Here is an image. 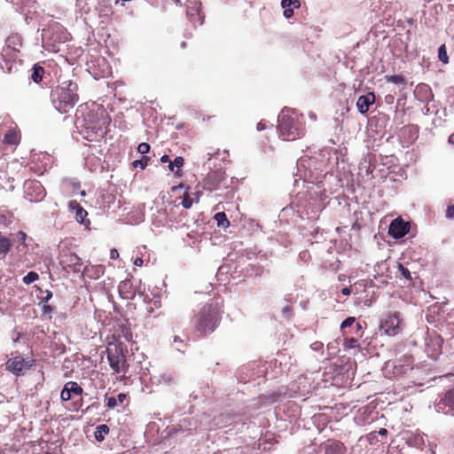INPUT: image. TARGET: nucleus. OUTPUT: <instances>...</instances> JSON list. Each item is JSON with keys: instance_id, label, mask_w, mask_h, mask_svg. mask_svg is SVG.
I'll return each instance as SVG.
<instances>
[{"instance_id": "f257e3e1", "label": "nucleus", "mask_w": 454, "mask_h": 454, "mask_svg": "<svg viewBox=\"0 0 454 454\" xmlns=\"http://www.w3.org/2000/svg\"><path fill=\"white\" fill-rule=\"evenodd\" d=\"M222 320V311L217 304L207 303L194 315L192 325L200 337L214 333Z\"/></svg>"}, {"instance_id": "f03ea898", "label": "nucleus", "mask_w": 454, "mask_h": 454, "mask_svg": "<svg viewBox=\"0 0 454 454\" xmlns=\"http://www.w3.org/2000/svg\"><path fill=\"white\" fill-rule=\"evenodd\" d=\"M51 99L59 113H68L79 101L78 84L71 80L62 82L52 89Z\"/></svg>"}, {"instance_id": "7ed1b4c3", "label": "nucleus", "mask_w": 454, "mask_h": 454, "mask_svg": "<svg viewBox=\"0 0 454 454\" xmlns=\"http://www.w3.org/2000/svg\"><path fill=\"white\" fill-rule=\"evenodd\" d=\"M278 129L279 136L287 141H294L301 137L304 129L300 121L297 113L292 109L282 110L278 116Z\"/></svg>"}, {"instance_id": "20e7f679", "label": "nucleus", "mask_w": 454, "mask_h": 454, "mask_svg": "<svg viewBox=\"0 0 454 454\" xmlns=\"http://www.w3.org/2000/svg\"><path fill=\"white\" fill-rule=\"evenodd\" d=\"M106 353L107 360L114 373H126L128 372L129 365L127 364L126 356L121 343L115 344L114 350L110 347L107 348Z\"/></svg>"}, {"instance_id": "39448f33", "label": "nucleus", "mask_w": 454, "mask_h": 454, "mask_svg": "<svg viewBox=\"0 0 454 454\" xmlns=\"http://www.w3.org/2000/svg\"><path fill=\"white\" fill-rule=\"evenodd\" d=\"M401 319L398 312L389 313L380 323V329L388 336H395L401 332Z\"/></svg>"}, {"instance_id": "423d86ee", "label": "nucleus", "mask_w": 454, "mask_h": 454, "mask_svg": "<svg viewBox=\"0 0 454 454\" xmlns=\"http://www.w3.org/2000/svg\"><path fill=\"white\" fill-rule=\"evenodd\" d=\"M225 180V174L222 171H211L203 180V188L209 192L218 190L222 182Z\"/></svg>"}, {"instance_id": "0eeeda50", "label": "nucleus", "mask_w": 454, "mask_h": 454, "mask_svg": "<svg viewBox=\"0 0 454 454\" xmlns=\"http://www.w3.org/2000/svg\"><path fill=\"white\" fill-rule=\"evenodd\" d=\"M25 192L30 201L41 200L45 195L44 188L38 181L26 183Z\"/></svg>"}, {"instance_id": "6e6552de", "label": "nucleus", "mask_w": 454, "mask_h": 454, "mask_svg": "<svg viewBox=\"0 0 454 454\" xmlns=\"http://www.w3.org/2000/svg\"><path fill=\"white\" fill-rule=\"evenodd\" d=\"M60 264L64 268H71L74 272H80L82 261L76 254L68 251L61 254Z\"/></svg>"}, {"instance_id": "1a4fd4ad", "label": "nucleus", "mask_w": 454, "mask_h": 454, "mask_svg": "<svg viewBox=\"0 0 454 454\" xmlns=\"http://www.w3.org/2000/svg\"><path fill=\"white\" fill-rule=\"evenodd\" d=\"M410 231L409 223L398 217L393 220L389 225L388 233L395 239L404 237Z\"/></svg>"}, {"instance_id": "9d476101", "label": "nucleus", "mask_w": 454, "mask_h": 454, "mask_svg": "<svg viewBox=\"0 0 454 454\" xmlns=\"http://www.w3.org/2000/svg\"><path fill=\"white\" fill-rule=\"evenodd\" d=\"M83 389L74 381H68L65 384L61 393L60 399L62 402H67L71 399L72 395H82Z\"/></svg>"}, {"instance_id": "9b49d317", "label": "nucleus", "mask_w": 454, "mask_h": 454, "mask_svg": "<svg viewBox=\"0 0 454 454\" xmlns=\"http://www.w3.org/2000/svg\"><path fill=\"white\" fill-rule=\"evenodd\" d=\"M27 365V363L26 362V360L20 356H15V357H12V358H10L7 362H6V369L12 372L13 374L15 375H20L22 371L24 370V368Z\"/></svg>"}, {"instance_id": "f8f14e48", "label": "nucleus", "mask_w": 454, "mask_h": 454, "mask_svg": "<svg viewBox=\"0 0 454 454\" xmlns=\"http://www.w3.org/2000/svg\"><path fill=\"white\" fill-rule=\"evenodd\" d=\"M20 52V51H16V50H12V48L4 45L3 50H2L1 56L3 58V59H4V61L5 62V67L1 66V68L4 71L6 70L7 72L11 73L12 72V65L9 64V62L14 61L18 58Z\"/></svg>"}, {"instance_id": "ddd939ff", "label": "nucleus", "mask_w": 454, "mask_h": 454, "mask_svg": "<svg viewBox=\"0 0 454 454\" xmlns=\"http://www.w3.org/2000/svg\"><path fill=\"white\" fill-rule=\"evenodd\" d=\"M325 454H344V444L337 440L329 439L322 444Z\"/></svg>"}, {"instance_id": "4468645a", "label": "nucleus", "mask_w": 454, "mask_h": 454, "mask_svg": "<svg viewBox=\"0 0 454 454\" xmlns=\"http://www.w3.org/2000/svg\"><path fill=\"white\" fill-rule=\"evenodd\" d=\"M200 3H199L197 0L191 2L190 5L187 6V16L190 21L193 24L199 23L201 25L203 23V17L200 14Z\"/></svg>"}, {"instance_id": "2eb2a0df", "label": "nucleus", "mask_w": 454, "mask_h": 454, "mask_svg": "<svg viewBox=\"0 0 454 454\" xmlns=\"http://www.w3.org/2000/svg\"><path fill=\"white\" fill-rule=\"evenodd\" d=\"M426 352L430 358L436 360L442 353V340L440 338L430 339L427 342Z\"/></svg>"}, {"instance_id": "dca6fc26", "label": "nucleus", "mask_w": 454, "mask_h": 454, "mask_svg": "<svg viewBox=\"0 0 454 454\" xmlns=\"http://www.w3.org/2000/svg\"><path fill=\"white\" fill-rule=\"evenodd\" d=\"M375 102V95L373 92H368L365 95H362L358 98L356 102V107L360 114H366L369 111L370 106Z\"/></svg>"}, {"instance_id": "f3484780", "label": "nucleus", "mask_w": 454, "mask_h": 454, "mask_svg": "<svg viewBox=\"0 0 454 454\" xmlns=\"http://www.w3.org/2000/svg\"><path fill=\"white\" fill-rule=\"evenodd\" d=\"M413 368V358L411 356H405L403 359L399 360V364L394 367L395 374H404Z\"/></svg>"}, {"instance_id": "a211bd4d", "label": "nucleus", "mask_w": 454, "mask_h": 454, "mask_svg": "<svg viewBox=\"0 0 454 454\" xmlns=\"http://www.w3.org/2000/svg\"><path fill=\"white\" fill-rule=\"evenodd\" d=\"M13 243L12 239L0 231V260L4 259L12 250Z\"/></svg>"}, {"instance_id": "6ab92c4d", "label": "nucleus", "mask_w": 454, "mask_h": 454, "mask_svg": "<svg viewBox=\"0 0 454 454\" xmlns=\"http://www.w3.org/2000/svg\"><path fill=\"white\" fill-rule=\"evenodd\" d=\"M4 143L11 145H18L20 142V132L17 128L10 129L4 135Z\"/></svg>"}, {"instance_id": "aec40b11", "label": "nucleus", "mask_w": 454, "mask_h": 454, "mask_svg": "<svg viewBox=\"0 0 454 454\" xmlns=\"http://www.w3.org/2000/svg\"><path fill=\"white\" fill-rule=\"evenodd\" d=\"M5 45L12 50L20 51V49L23 46L22 37L19 34H12L7 37Z\"/></svg>"}, {"instance_id": "412c9836", "label": "nucleus", "mask_w": 454, "mask_h": 454, "mask_svg": "<svg viewBox=\"0 0 454 454\" xmlns=\"http://www.w3.org/2000/svg\"><path fill=\"white\" fill-rule=\"evenodd\" d=\"M441 403L444 407L448 408V410L445 411L446 413H454V389L449 390L445 393Z\"/></svg>"}, {"instance_id": "4be33fe9", "label": "nucleus", "mask_w": 454, "mask_h": 454, "mask_svg": "<svg viewBox=\"0 0 454 454\" xmlns=\"http://www.w3.org/2000/svg\"><path fill=\"white\" fill-rule=\"evenodd\" d=\"M127 399V395L124 393H120L117 397L109 396L106 398V405L109 409L115 408L118 404H121Z\"/></svg>"}, {"instance_id": "5701e85b", "label": "nucleus", "mask_w": 454, "mask_h": 454, "mask_svg": "<svg viewBox=\"0 0 454 454\" xmlns=\"http://www.w3.org/2000/svg\"><path fill=\"white\" fill-rule=\"evenodd\" d=\"M44 68L38 64L34 65L32 68L31 79L35 83H39L43 81L44 75Z\"/></svg>"}, {"instance_id": "b1692460", "label": "nucleus", "mask_w": 454, "mask_h": 454, "mask_svg": "<svg viewBox=\"0 0 454 454\" xmlns=\"http://www.w3.org/2000/svg\"><path fill=\"white\" fill-rule=\"evenodd\" d=\"M219 227L227 228L230 226V221L228 220L224 212H218L214 216Z\"/></svg>"}, {"instance_id": "393cba45", "label": "nucleus", "mask_w": 454, "mask_h": 454, "mask_svg": "<svg viewBox=\"0 0 454 454\" xmlns=\"http://www.w3.org/2000/svg\"><path fill=\"white\" fill-rule=\"evenodd\" d=\"M108 433L109 427L106 425H99L96 428L95 438L97 439V441L102 442L105 439V435L107 434Z\"/></svg>"}, {"instance_id": "a878e982", "label": "nucleus", "mask_w": 454, "mask_h": 454, "mask_svg": "<svg viewBox=\"0 0 454 454\" xmlns=\"http://www.w3.org/2000/svg\"><path fill=\"white\" fill-rule=\"evenodd\" d=\"M181 199H182L181 205L183 206L184 208L189 209L192 207V203H193V199H192L190 196L189 187H187L185 189V192Z\"/></svg>"}, {"instance_id": "bb28decb", "label": "nucleus", "mask_w": 454, "mask_h": 454, "mask_svg": "<svg viewBox=\"0 0 454 454\" xmlns=\"http://www.w3.org/2000/svg\"><path fill=\"white\" fill-rule=\"evenodd\" d=\"M385 78L395 84H406V79L402 74L387 75Z\"/></svg>"}, {"instance_id": "cd10ccee", "label": "nucleus", "mask_w": 454, "mask_h": 454, "mask_svg": "<svg viewBox=\"0 0 454 454\" xmlns=\"http://www.w3.org/2000/svg\"><path fill=\"white\" fill-rule=\"evenodd\" d=\"M438 58L443 64L449 63V57L447 54V50L445 44L440 46L438 50Z\"/></svg>"}, {"instance_id": "c85d7f7f", "label": "nucleus", "mask_w": 454, "mask_h": 454, "mask_svg": "<svg viewBox=\"0 0 454 454\" xmlns=\"http://www.w3.org/2000/svg\"><path fill=\"white\" fill-rule=\"evenodd\" d=\"M150 158L147 156H143L140 160H136L132 162V166L134 168H140L141 169H145L148 165Z\"/></svg>"}, {"instance_id": "c756f323", "label": "nucleus", "mask_w": 454, "mask_h": 454, "mask_svg": "<svg viewBox=\"0 0 454 454\" xmlns=\"http://www.w3.org/2000/svg\"><path fill=\"white\" fill-rule=\"evenodd\" d=\"M87 215H88V213L82 207H78L75 211V219L80 223H84V220Z\"/></svg>"}, {"instance_id": "7c9ffc66", "label": "nucleus", "mask_w": 454, "mask_h": 454, "mask_svg": "<svg viewBox=\"0 0 454 454\" xmlns=\"http://www.w3.org/2000/svg\"><path fill=\"white\" fill-rule=\"evenodd\" d=\"M343 346L346 349H351L358 347V340L356 338H345Z\"/></svg>"}, {"instance_id": "2f4dec72", "label": "nucleus", "mask_w": 454, "mask_h": 454, "mask_svg": "<svg viewBox=\"0 0 454 454\" xmlns=\"http://www.w3.org/2000/svg\"><path fill=\"white\" fill-rule=\"evenodd\" d=\"M39 278V275L35 272V271H30L28 272L24 278H23V282L26 284V285H30L32 284L33 282H35V280H37Z\"/></svg>"}, {"instance_id": "473e14b6", "label": "nucleus", "mask_w": 454, "mask_h": 454, "mask_svg": "<svg viewBox=\"0 0 454 454\" xmlns=\"http://www.w3.org/2000/svg\"><path fill=\"white\" fill-rule=\"evenodd\" d=\"M184 163V158L181 156H177L175 158L174 161H169L168 168L171 171H173L174 167L181 168V167H183Z\"/></svg>"}, {"instance_id": "72a5a7b5", "label": "nucleus", "mask_w": 454, "mask_h": 454, "mask_svg": "<svg viewBox=\"0 0 454 454\" xmlns=\"http://www.w3.org/2000/svg\"><path fill=\"white\" fill-rule=\"evenodd\" d=\"M445 216L448 219H454V199L449 200Z\"/></svg>"}, {"instance_id": "f704fd0d", "label": "nucleus", "mask_w": 454, "mask_h": 454, "mask_svg": "<svg viewBox=\"0 0 454 454\" xmlns=\"http://www.w3.org/2000/svg\"><path fill=\"white\" fill-rule=\"evenodd\" d=\"M397 267H398V270L401 272L402 276L405 279H407L409 281L412 280L411 274L410 270L406 267H404L402 263H398Z\"/></svg>"}, {"instance_id": "c9c22d12", "label": "nucleus", "mask_w": 454, "mask_h": 454, "mask_svg": "<svg viewBox=\"0 0 454 454\" xmlns=\"http://www.w3.org/2000/svg\"><path fill=\"white\" fill-rule=\"evenodd\" d=\"M356 321L354 317H348L340 325V329L344 331L345 328L351 326Z\"/></svg>"}, {"instance_id": "e433bc0d", "label": "nucleus", "mask_w": 454, "mask_h": 454, "mask_svg": "<svg viewBox=\"0 0 454 454\" xmlns=\"http://www.w3.org/2000/svg\"><path fill=\"white\" fill-rule=\"evenodd\" d=\"M137 151L141 154H145L150 151V145L145 142L140 143L137 146Z\"/></svg>"}, {"instance_id": "4c0bfd02", "label": "nucleus", "mask_w": 454, "mask_h": 454, "mask_svg": "<svg viewBox=\"0 0 454 454\" xmlns=\"http://www.w3.org/2000/svg\"><path fill=\"white\" fill-rule=\"evenodd\" d=\"M127 286H128V283H122L119 286L120 294H121V297H123L125 299H129V298H131V297L134 296V293L133 292H128L127 294H124L123 288L126 287Z\"/></svg>"}, {"instance_id": "58836bf2", "label": "nucleus", "mask_w": 454, "mask_h": 454, "mask_svg": "<svg viewBox=\"0 0 454 454\" xmlns=\"http://www.w3.org/2000/svg\"><path fill=\"white\" fill-rule=\"evenodd\" d=\"M282 314L286 317H290L292 315V307L290 305H286L282 308Z\"/></svg>"}, {"instance_id": "ea45409f", "label": "nucleus", "mask_w": 454, "mask_h": 454, "mask_svg": "<svg viewBox=\"0 0 454 454\" xmlns=\"http://www.w3.org/2000/svg\"><path fill=\"white\" fill-rule=\"evenodd\" d=\"M68 207L71 210H74V211H76V209L78 207H81V205L79 204V202L75 200H70L69 203H68Z\"/></svg>"}, {"instance_id": "a19ab883", "label": "nucleus", "mask_w": 454, "mask_h": 454, "mask_svg": "<svg viewBox=\"0 0 454 454\" xmlns=\"http://www.w3.org/2000/svg\"><path fill=\"white\" fill-rule=\"evenodd\" d=\"M53 311V307L48 304H43L42 308V312L44 315H50Z\"/></svg>"}, {"instance_id": "79ce46f5", "label": "nucleus", "mask_w": 454, "mask_h": 454, "mask_svg": "<svg viewBox=\"0 0 454 454\" xmlns=\"http://www.w3.org/2000/svg\"><path fill=\"white\" fill-rule=\"evenodd\" d=\"M283 15L285 18L289 19L294 15V10L292 8L284 9Z\"/></svg>"}, {"instance_id": "37998d69", "label": "nucleus", "mask_w": 454, "mask_h": 454, "mask_svg": "<svg viewBox=\"0 0 454 454\" xmlns=\"http://www.w3.org/2000/svg\"><path fill=\"white\" fill-rule=\"evenodd\" d=\"M293 4V0H282L281 1V6L283 9L290 8Z\"/></svg>"}, {"instance_id": "c03bdc74", "label": "nucleus", "mask_w": 454, "mask_h": 454, "mask_svg": "<svg viewBox=\"0 0 454 454\" xmlns=\"http://www.w3.org/2000/svg\"><path fill=\"white\" fill-rule=\"evenodd\" d=\"M17 237H18L20 241L24 243L26 241V239H27V234L24 231H19L17 233Z\"/></svg>"}, {"instance_id": "a18cd8bd", "label": "nucleus", "mask_w": 454, "mask_h": 454, "mask_svg": "<svg viewBox=\"0 0 454 454\" xmlns=\"http://www.w3.org/2000/svg\"><path fill=\"white\" fill-rule=\"evenodd\" d=\"M52 297V293L51 291L46 292V296L42 299L43 302H47Z\"/></svg>"}, {"instance_id": "49530a36", "label": "nucleus", "mask_w": 454, "mask_h": 454, "mask_svg": "<svg viewBox=\"0 0 454 454\" xmlns=\"http://www.w3.org/2000/svg\"><path fill=\"white\" fill-rule=\"evenodd\" d=\"M351 293H352V290H351V288H350V287H344V288H342V290H341V294H342L343 295H349Z\"/></svg>"}, {"instance_id": "de8ad7c7", "label": "nucleus", "mask_w": 454, "mask_h": 454, "mask_svg": "<svg viewBox=\"0 0 454 454\" xmlns=\"http://www.w3.org/2000/svg\"><path fill=\"white\" fill-rule=\"evenodd\" d=\"M110 254L112 259H116L119 256V253L116 249H112Z\"/></svg>"}, {"instance_id": "09e8293b", "label": "nucleus", "mask_w": 454, "mask_h": 454, "mask_svg": "<svg viewBox=\"0 0 454 454\" xmlns=\"http://www.w3.org/2000/svg\"><path fill=\"white\" fill-rule=\"evenodd\" d=\"M322 347H323V343H321L319 341L313 343V348L315 350H317V349L321 348Z\"/></svg>"}, {"instance_id": "8fccbe9b", "label": "nucleus", "mask_w": 454, "mask_h": 454, "mask_svg": "<svg viewBox=\"0 0 454 454\" xmlns=\"http://www.w3.org/2000/svg\"><path fill=\"white\" fill-rule=\"evenodd\" d=\"M265 129V124L262 121H260L258 124H257V129L258 130H262Z\"/></svg>"}, {"instance_id": "3c124183", "label": "nucleus", "mask_w": 454, "mask_h": 454, "mask_svg": "<svg viewBox=\"0 0 454 454\" xmlns=\"http://www.w3.org/2000/svg\"><path fill=\"white\" fill-rule=\"evenodd\" d=\"M184 187V185L183 184H180L179 185H176V186H173L172 192H176L178 189H182Z\"/></svg>"}, {"instance_id": "603ef678", "label": "nucleus", "mask_w": 454, "mask_h": 454, "mask_svg": "<svg viewBox=\"0 0 454 454\" xmlns=\"http://www.w3.org/2000/svg\"><path fill=\"white\" fill-rule=\"evenodd\" d=\"M134 263H135V265H137V266H142V264H143V260H142L141 258H137Z\"/></svg>"}, {"instance_id": "864d4df0", "label": "nucleus", "mask_w": 454, "mask_h": 454, "mask_svg": "<svg viewBox=\"0 0 454 454\" xmlns=\"http://www.w3.org/2000/svg\"><path fill=\"white\" fill-rule=\"evenodd\" d=\"M174 342L179 343V344H183L184 341H183V340L180 337L175 336L174 337Z\"/></svg>"}, {"instance_id": "5fc2aeb1", "label": "nucleus", "mask_w": 454, "mask_h": 454, "mask_svg": "<svg viewBox=\"0 0 454 454\" xmlns=\"http://www.w3.org/2000/svg\"><path fill=\"white\" fill-rule=\"evenodd\" d=\"M162 380L167 382V383H170L172 381V378L170 376H163L162 377Z\"/></svg>"}, {"instance_id": "6e6d98bb", "label": "nucleus", "mask_w": 454, "mask_h": 454, "mask_svg": "<svg viewBox=\"0 0 454 454\" xmlns=\"http://www.w3.org/2000/svg\"><path fill=\"white\" fill-rule=\"evenodd\" d=\"M161 162H169V157L168 155H163L160 158Z\"/></svg>"}, {"instance_id": "4d7b16f0", "label": "nucleus", "mask_w": 454, "mask_h": 454, "mask_svg": "<svg viewBox=\"0 0 454 454\" xmlns=\"http://www.w3.org/2000/svg\"><path fill=\"white\" fill-rule=\"evenodd\" d=\"M448 142L454 145V132L449 137Z\"/></svg>"}, {"instance_id": "13d9d810", "label": "nucleus", "mask_w": 454, "mask_h": 454, "mask_svg": "<svg viewBox=\"0 0 454 454\" xmlns=\"http://www.w3.org/2000/svg\"><path fill=\"white\" fill-rule=\"evenodd\" d=\"M295 8H299L301 6V3L299 0L293 1V4Z\"/></svg>"}, {"instance_id": "bf43d9fd", "label": "nucleus", "mask_w": 454, "mask_h": 454, "mask_svg": "<svg viewBox=\"0 0 454 454\" xmlns=\"http://www.w3.org/2000/svg\"><path fill=\"white\" fill-rule=\"evenodd\" d=\"M379 434H381V435H385V434H387V429H386V428H380V429L379 430Z\"/></svg>"}, {"instance_id": "052dcab7", "label": "nucleus", "mask_w": 454, "mask_h": 454, "mask_svg": "<svg viewBox=\"0 0 454 454\" xmlns=\"http://www.w3.org/2000/svg\"><path fill=\"white\" fill-rule=\"evenodd\" d=\"M195 198H196V199H195L196 202H198V201H199V200H200L199 192H196V193H195Z\"/></svg>"}, {"instance_id": "680f3d73", "label": "nucleus", "mask_w": 454, "mask_h": 454, "mask_svg": "<svg viewBox=\"0 0 454 454\" xmlns=\"http://www.w3.org/2000/svg\"><path fill=\"white\" fill-rule=\"evenodd\" d=\"M356 326L357 328V331L362 329V326H361L360 323H357Z\"/></svg>"}, {"instance_id": "e2e57ef3", "label": "nucleus", "mask_w": 454, "mask_h": 454, "mask_svg": "<svg viewBox=\"0 0 454 454\" xmlns=\"http://www.w3.org/2000/svg\"><path fill=\"white\" fill-rule=\"evenodd\" d=\"M186 45H187L186 42H183V43H181V46H182L183 48H185V47H186Z\"/></svg>"}]
</instances>
